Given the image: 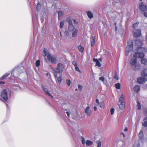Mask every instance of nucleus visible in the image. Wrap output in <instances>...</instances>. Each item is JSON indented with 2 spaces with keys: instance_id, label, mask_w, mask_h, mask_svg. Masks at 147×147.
<instances>
[{
  "instance_id": "2eb2a0df",
  "label": "nucleus",
  "mask_w": 147,
  "mask_h": 147,
  "mask_svg": "<svg viewBox=\"0 0 147 147\" xmlns=\"http://www.w3.org/2000/svg\"><path fill=\"white\" fill-rule=\"evenodd\" d=\"M141 75L142 77H146L147 76V68L145 69L142 71Z\"/></svg>"
},
{
  "instance_id": "ddd939ff",
  "label": "nucleus",
  "mask_w": 147,
  "mask_h": 147,
  "mask_svg": "<svg viewBox=\"0 0 147 147\" xmlns=\"http://www.w3.org/2000/svg\"><path fill=\"white\" fill-rule=\"evenodd\" d=\"M118 104L121 109H123L125 108V102H118Z\"/></svg>"
},
{
  "instance_id": "20e7f679",
  "label": "nucleus",
  "mask_w": 147,
  "mask_h": 147,
  "mask_svg": "<svg viewBox=\"0 0 147 147\" xmlns=\"http://www.w3.org/2000/svg\"><path fill=\"white\" fill-rule=\"evenodd\" d=\"M25 71V69L23 67H16L11 72V76L12 77L17 78L19 76L21 73Z\"/></svg>"
},
{
  "instance_id": "c9c22d12",
  "label": "nucleus",
  "mask_w": 147,
  "mask_h": 147,
  "mask_svg": "<svg viewBox=\"0 0 147 147\" xmlns=\"http://www.w3.org/2000/svg\"><path fill=\"white\" fill-rule=\"evenodd\" d=\"M66 83L68 86H70L71 82L69 80L67 79L66 80Z\"/></svg>"
},
{
  "instance_id": "69168bd1",
  "label": "nucleus",
  "mask_w": 147,
  "mask_h": 147,
  "mask_svg": "<svg viewBox=\"0 0 147 147\" xmlns=\"http://www.w3.org/2000/svg\"><path fill=\"white\" fill-rule=\"evenodd\" d=\"M115 26H116V23H115Z\"/></svg>"
},
{
  "instance_id": "6ab92c4d",
  "label": "nucleus",
  "mask_w": 147,
  "mask_h": 147,
  "mask_svg": "<svg viewBox=\"0 0 147 147\" xmlns=\"http://www.w3.org/2000/svg\"><path fill=\"white\" fill-rule=\"evenodd\" d=\"M139 139L142 140L143 138L144 134L142 130H141L139 134Z\"/></svg>"
},
{
  "instance_id": "4c0bfd02",
  "label": "nucleus",
  "mask_w": 147,
  "mask_h": 147,
  "mask_svg": "<svg viewBox=\"0 0 147 147\" xmlns=\"http://www.w3.org/2000/svg\"><path fill=\"white\" fill-rule=\"evenodd\" d=\"M138 109V110H140L141 109V106L138 102H137Z\"/></svg>"
},
{
  "instance_id": "338daca9",
  "label": "nucleus",
  "mask_w": 147,
  "mask_h": 147,
  "mask_svg": "<svg viewBox=\"0 0 147 147\" xmlns=\"http://www.w3.org/2000/svg\"><path fill=\"white\" fill-rule=\"evenodd\" d=\"M138 42V41H136V43H137V42Z\"/></svg>"
},
{
  "instance_id": "1a4fd4ad",
  "label": "nucleus",
  "mask_w": 147,
  "mask_h": 147,
  "mask_svg": "<svg viewBox=\"0 0 147 147\" xmlns=\"http://www.w3.org/2000/svg\"><path fill=\"white\" fill-rule=\"evenodd\" d=\"M141 35V31L140 29H135L134 31V36L135 37H139Z\"/></svg>"
},
{
  "instance_id": "052dcab7",
  "label": "nucleus",
  "mask_w": 147,
  "mask_h": 147,
  "mask_svg": "<svg viewBox=\"0 0 147 147\" xmlns=\"http://www.w3.org/2000/svg\"><path fill=\"white\" fill-rule=\"evenodd\" d=\"M139 43H140V45L141 44V41L140 42V41H139Z\"/></svg>"
},
{
  "instance_id": "13d9d810",
  "label": "nucleus",
  "mask_w": 147,
  "mask_h": 147,
  "mask_svg": "<svg viewBox=\"0 0 147 147\" xmlns=\"http://www.w3.org/2000/svg\"><path fill=\"white\" fill-rule=\"evenodd\" d=\"M121 134H122L123 135V137H124L125 136V135L123 133H122Z\"/></svg>"
},
{
  "instance_id": "e433bc0d",
  "label": "nucleus",
  "mask_w": 147,
  "mask_h": 147,
  "mask_svg": "<svg viewBox=\"0 0 147 147\" xmlns=\"http://www.w3.org/2000/svg\"><path fill=\"white\" fill-rule=\"evenodd\" d=\"M82 142L83 144L84 145L86 143L85 140L84 138L83 137H82Z\"/></svg>"
},
{
  "instance_id": "a18cd8bd",
  "label": "nucleus",
  "mask_w": 147,
  "mask_h": 147,
  "mask_svg": "<svg viewBox=\"0 0 147 147\" xmlns=\"http://www.w3.org/2000/svg\"><path fill=\"white\" fill-rule=\"evenodd\" d=\"M114 78L116 80H117L119 79V77L117 76L116 73V74L114 77Z\"/></svg>"
},
{
  "instance_id": "c85d7f7f",
  "label": "nucleus",
  "mask_w": 147,
  "mask_h": 147,
  "mask_svg": "<svg viewBox=\"0 0 147 147\" xmlns=\"http://www.w3.org/2000/svg\"><path fill=\"white\" fill-rule=\"evenodd\" d=\"M62 80V78L61 76L58 77L57 78V81L59 84L61 83Z\"/></svg>"
},
{
  "instance_id": "3c124183",
  "label": "nucleus",
  "mask_w": 147,
  "mask_h": 147,
  "mask_svg": "<svg viewBox=\"0 0 147 147\" xmlns=\"http://www.w3.org/2000/svg\"><path fill=\"white\" fill-rule=\"evenodd\" d=\"M66 113L67 114V116L69 117H70V114H69V112H68V111H67V112H66Z\"/></svg>"
},
{
  "instance_id": "2f4dec72",
  "label": "nucleus",
  "mask_w": 147,
  "mask_h": 147,
  "mask_svg": "<svg viewBox=\"0 0 147 147\" xmlns=\"http://www.w3.org/2000/svg\"><path fill=\"white\" fill-rule=\"evenodd\" d=\"M9 75V74L7 73L3 76L1 78V80H3L8 77Z\"/></svg>"
},
{
  "instance_id": "9b49d317",
  "label": "nucleus",
  "mask_w": 147,
  "mask_h": 147,
  "mask_svg": "<svg viewBox=\"0 0 147 147\" xmlns=\"http://www.w3.org/2000/svg\"><path fill=\"white\" fill-rule=\"evenodd\" d=\"M139 8L141 11L143 12H145L147 9L146 6L144 5L142 3H140Z\"/></svg>"
},
{
  "instance_id": "412c9836",
  "label": "nucleus",
  "mask_w": 147,
  "mask_h": 147,
  "mask_svg": "<svg viewBox=\"0 0 147 147\" xmlns=\"http://www.w3.org/2000/svg\"><path fill=\"white\" fill-rule=\"evenodd\" d=\"M95 37L92 36V39H91L90 41V42L91 44V45L92 46H93L95 44Z\"/></svg>"
},
{
  "instance_id": "37998d69",
  "label": "nucleus",
  "mask_w": 147,
  "mask_h": 147,
  "mask_svg": "<svg viewBox=\"0 0 147 147\" xmlns=\"http://www.w3.org/2000/svg\"><path fill=\"white\" fill-rule=\"evenodd\" d=\"M78 87L79 90H80V91L82 90V86L81 85H78Z\"/></svg>"
},
{
  "instance_id": "423d86ee",
  "label": "nucleus",
  "mask_w": 147,
  "mask_h": 147,
  "mask_svg": "<svg viewBox=\"0 0 147 147\" xmlns=\"http://www.w3.org/2000/svg\"><path fill=\"white\" fill-rule=\"evenodd\" d=\"M66 21L68 24V29L70 32L73 31L75 28L72 22V19L71 16H69L66 18Z\"/></svg>"
},
{
  "instance_id": "72a5a7b5",
  "label": "nucleus",
  "mask_w": 147,
  "mask_h": 147,
  "mask_svg": "<svg viewBox=\"0 0 147 147\" xmlns=\"http://www.w3.org/2000/svg\"><path fill=\"white\" fill-rule=\"evenodd\" d=\"M43 52H44V53L45 54L44 56V57H46V56H47H47L48 55L49 53H48L47 52V49L45 48L44 49V51H43Z\"/></svg>"
},
{
  "instance_id": "f8f14e48",
  "label": "nucleus",
  "mask_w": 147,
  "mask_h": 147,
  "mask_svg": "<svg viewBox=\"0 0 147 147\" xmlns=\"http://www.w3.org/2000/svg\"><path fill=\"white\" fill-rule=\"evenodd\" d=\"M41 88L44 91L45 94L48 95L49 96H51L52 98H53V97L47 88H45V87L42 85L41 86Z\"/></svg>"
},
{
  "instance_id": "7ed1b4c3",
  "label": "nucleus",
  "mask_w": 147,
  "mask_h": 147,
  "mask_svg": "<svg viewBox=\"0 0 147 147\" xmlns=\"http://www.w3.org/2000/svg\"><path fill=\"white\" fill-rule=\"evenodd\" d=\"M65 65L61 63H58L55 69H54L51 66V68L54 71L53 74L55 78L57 77V73H62L65 69Z\"/></svg>"
},
{
  "instance_id": "7c9ffc66",
  "label": "nucleus",
  "mask_w": 147,
  "mask_h": 147,
  "mask_svg": "<svg viewBox=\"0 0 147 147\" xmlns=\"http://www.w3.org/2000/svg\"><path fill=\"white\" fill-rule=\"evenodd\" d=\"M64 35L66 37H68L69 36V33L67 30H66L64 32Z\"/></svg>"
},
{
  "instance_id": "a19ab883",
  "label": "nucleus",
  "mask_w": 147,
  "mask_h": 147,
  "mask_svg": "<svg viewBox=\"0 0 147 147\" xmlns=\"http://www.w3.org/2000/svg\"><path fill=\"white\" fill-rule=\"evenodd\" d=\"M75 67L76 71H79L80 73L81 72V71L80 70L79 68L78 67L77 65L75 66Z\"/></svg>"
},
{
  "instance_id": "ea45409f",
  "label": "nucleus",
  "mask_w": 147,
  "mask_h": 147,
  "mask_svg": "<svg viewBox=\"0 0 147 147\" xmlns=\"http://www.w3.org/2000/svg\"><path fill=\"white\" fill-rule=\"evenodd\" d=\"M138 25V22H136L133 24V27L134 28H136Z\"/></svg>"
},
{
  "instance_id": "f3484780",
  "label": "nucleus",
  "mask_w": 147,
  "mask_h": 147,
  "mask_svg": "<svg viewBox=\"0 0 147 147\" xmlns=\"http://www.w3.org/2000/svg\"><path fill=\"white\" fill-rule=\"evenodd\" d=\"M93 61L94 62L96 63V65L98 67H100L101 66L100 63L98 59H96L94 58L93 59Z\"/></svg>"
},
{
  "instance_id": "09e8293b",
  "label": "nucleus",
  "mask_w": 147,
  "mask_h": 147,
  "mask_svg": "<svg viewBox=\"0 0 147 147\" xmlns=\"http://www.w3.org/2000/svg\"><path fill=\"white\" fill-rule=\"evenodd\" d=\"M62 29H60V36L61 37H63V36L62 35Z\"/></svg>"
},
{
  "instance_id": "6e6d98bb",
  "label": "nucleus",
  "mask_w": 147,
  "mask_h": 147,
  "mask_svg": "<svg viewBox=\"0 0 147 147\" xmlns=\"http://www.w3.org/2000/svg\"><path fill=\"white\" fill-rule=\"evenodd\" d=\"M5 84L4 82H0V84Z\"/></svg>"
},
{
  "instance_id": "49530a36",
  "label": "nucleus",
  "mask_w": 147,
  "mask_h": 147,
  "mask_svg": "<svg viewBox=\"0 0 147 147\" xmlns=\"http://www.w3.org/2000/svg\"><path fill=\"white\" fill-rule=\"evenodd\" d=\"M72 64L74 66H75L77 65V63L76 61H73L72 62Z\"/></svg>"
},
{
  "instance_id": "864d4df0",
  "label": "nucleus",
  "mask_w": 147,
  "mask_h": 147,
  "mask_svg": "<svg viewBox=\"0 0 147 147\" xmlns=\"http://www.w3.org/2000/svg\"><path fill=\"white\" fill-rule=\"evenodd\" d=\"M127 130L128 128L127 127H126L124 129V131H127Z\"/></svg>"
},
{
  "instance_id": "bf43d9fd",
  "label": "nucleus",
  "mask_w": 147,
  "mask_h": 147,
  "mask_svg": "<svg viewBox=\"0 0 147 147\" xmlns=\"http://www.w3.org/2000/svg\"><path fill=\"white\" fill-rule=\"evenodd\" d=\"M117 30V28L116 26H115V30L116 31Z\"/></svg>"
},
{
  "instance_id": "c756f323",
  "label": "nucleus",
  "mask_w": 147,
  "mask_h": 147,
  "mask_svg": "<svg viewBox=\"0 0 147 147\" xmlns=\"http://www.w3.org/2000/svg\"><path fill=\"white\" fill-rule=\"evenodd\" d=\"M58 18L59 19L60 17H61L64 14V13L61 11H59L58 13Z\"/></svg>"
},
{
  "instance_id": "aec40b11",
  "label": "nucleus",
  "mask_w": 147,
  "mask_h": 147,
  "mask_svg": "<svg viewBox=\"0 0 147 147\" xmlns=\"http://www.w3.org/2000/svg\"><path fill=\"white\" fill-rule=\"evenodd\" d=\"M134 90L136 92H138L140 90V86L137 85H136L134 87Z\"/></svg>"
},
{
  "instance_id": "6e6552de",
  "label": "nucleus",
  "mask_w": 147,
  "mask_h": 147,
  "mask_svg": "<svg viewBox=\"0 0 147 147\" xmlns=\"http://www.w3.org/2000/svg\"><path fill=\"white\" fill-rule=\"evenodd\" d=\"M47 59L49 61H51V63H55L57 62V57L55 56H53L50 53H49L47 55Z\"/></svg>"
},
{
  "instance_id": "58836bf2",
  "label": "nucleus",
  "mask_w": 147,
  "mask_h": 147,
  "mask_svg": "<svg viewBox=\"0 0 147 147\" xmlns=\"http://www.w3.org/2000/svg\"><path fill=\"white\" fill-rule=\"evenodd\" d=\"M64 25V22L63 21H61L60 22V26L61 28H62Z\"/></svg>"
},
{
  "instance_id": "473e14b6",
  "label": "nucleus",
  "mask_w": 147,
  "mask_h": 147,
  "mask_svg": "<svg viewBox=\"0 0 147 147\" xmlns=\"http://www.w3.org/2000/svg\"><path fill=\"white\" fill-rule=\"evenodd\" d=\"M96 143L97 144V147H100L101 145V142L99 140L97 141Z\"/></svg>"
},
{
  "instance_id": "4be33fe9",
  "label": "nucleus",
  "mask_w": 147,
  "mask_h": 147,
  "mask_svg": "<svg viewBox=\"0 0 147 147\" xmlns=\"http://www.w3.org/2000/svg\"><path fill=\"white\" fill-rule=\"evenodd\" d=\"M124 96L122 94L121 95L120 98L119 100V102H125L124 100Z\"/></svg>"
},
{
  "instance_id": "b1692460",
  "label": "nucleus",
  "mask_w": 147,
  "mask_h": 147,
  "mask_svg": "<svg viewBox=\"0 0 147 147\" xmlns=\"http://www.w3.org/2000/svg\"><path fill=\"white\" fill-rule=\"evenodd\" d=\"M144 123H142V125L145 127H147V117L144 119Z\"/></svg>"
},
{
  "instance_id": "774afa93",
  "label": "nucleus",
  "mask_w": 147,
  "mask_h": 147,
  "mask_svg": "<svg viewBox=\"0 0 147 147\" xmlns=\"http://www.w3.org/2000/svg\"><path fill=\"white\" fill-rule=\"evenodd\" d=\"M140 1H142V0H140Z\"/></svg>"
},
{
  "instance_id": "f704fd0d",
  "label": "nucleus",
  "mask_w": 147,
  "mask_h": 147,
  "mask_svg": "<svg viewBox=\"0 0 147 147\" xmlns=\"http://www.w3.org/2000/svg\"><path fill=\"white\" fill-rule=\"evenodd\" d=\"M36 67H38L40 65V61L39 60H37L36 62Z\"/></svg>"
},
{
  "instance_id": "0e129e2a",
  "label": "nucleus",
  "mask_w": 147,
  "mask_h": 147,
  "mask_svg": "<svg viewBox=\"0 0 147 147\" xmlns=\"http://www.w3.org/2000/svg\"><path fill=\"white\" fill-rule=\"evenodd\" d=\"M75 90H76V91L78 90V89L77 88Z\"/></svg>"
},
{
  "instance_id": "4468645a",
  "label": "nucleus",
  "mask_w": 147,
  "mask_h": 147,
  "mask_svg": "<svg viewBox=\"0 0 147 147\" xmlns=\"http://www.w3.org/2000/svg\"><path fill=\"white\" fill-rule=\"evenodd\" d=\"M90 107L88 106L85 110V112L88 115L90 116L91 115V110L90 109Z\"/></svg>"
},
{
  "instance_id": "4d7b16f0",
  "label": "nucleus",
  "mask_w": 147,
  "mask_h": 147,
  "mask_svg": "<svg viewBox=\"0 0 147 147\" xmlns=\"http://www.w3.org/2000/svg\"><path fill=\"white\" fill-rule=\"evenodd\" d=\"M98 60L100 61H102V59L101 58L99 59Z\"/></svg>"
},
{
  "instance_id": "680f3d73",
  "label": "nucleus",
  "mask_w": 147,
  "mask_h": 147,
  "mask_svg": "<svg viewBox=\"0 0 147 147\" xmlns=\"http://www.w3.org/2000/svg\"><path fill=\"white\" fill-rule=\"evenodd\" d=\"M100 107L102 108V105H100Z\"/></svg>"
},
{
  "instance_id": "0eeeda50",
  "label": "nucleus",
  "mask_w": 147,
  "mask_h": 147,
  "mask_svg": "<svg viewBox=\"0 0 147 147\" xmlns=\"http://www.w3.org/2000/svg\"><path fill=\"white\" fill-rule=\"evenodd\" d=\"M1 99L3 101H7L8 98L10 97V94H8L7 90L6 89H4L2 91L1 94Z\"/></svg>"
},
{
  "instance_id": "f257e3e1",
  "label": "nucleus",
  "mask_w": 147,
  "mask_h": 147,
  "mask_svg": "<svg viewBox=\"0 0 147 147\" xmlns=\"http://www.w3.org/2000/svg\"><path fill=\"white\" fill-rule=\"evenodd\" d=\"M133 49V45L132 41L129 40L127 42V45L125 49V55L128 56L129 53L131 54L129 59V63L131 68L135 70L140 69V65L138 64L137 62L136 54L134 55L132 49Z\"/></svg>"
},
{
  "instance_id": "a211bd4d",
  "label": "nucleus",
  "mask_w": 147,
  "mask_h": 147,
  "mask_svg": "<svg viewBox=\"0 0 147 147\" xmlns=\"http://www.w3.org/2000/svg\"><path fill=\"white\" fill-rule=\"evenodd\" d=\"M87 15L89 18L90 19H92L93 17V15L92 13L90 11L87 12Z\"/></svg>"
},
{
  "instance_id": "cd10ccee",
  "label": "nucleus",
  "mask_w": 147,
  "mask_h": 147,
  "mask_svg": "<svg viewBox=\"0 0 147 147\" xmlns=\"http://www.w3.org/2000/svg\"><path fill=\"white\" fill-rule=\"evenodd\" d=\"M115 86L116 89H120V88L121 84L119 83L115 84Z\"/></svg>"
},
{
  "instance_id": "9d476101",
  "label": "nucleus",
  "mask_w": 147,
  "mask_h": 147,
  "mask_svg": "<svg viewBox=\"0 0 147 147\" xmlns=\"http://www.w3.org/2000/svg\"><path fill=\"white\" fill-rule=\"evenodd\" d=\"M147 81L146 79L142 77L138 78L137 79V82L140 84H143Z\"/></svg>"
},
{
  "instance_id": "f03ea898",
  "label": "nucleus",
  "mask_w": 147,
  "mask_h": 147,
  "mask_svg": "<svg viewBox=\"0 0 147 147\" xmlns=\"http://www.w3.org/2000/svg\"><path fill=\"white\" fill-rule=\"evenodd\" d=\"M122 0H114L113 2V5L115 6L116 8H114V7H111L109 8L108 9L107 15L109 18L114 19L116 18L117 13L115 11V10L120 5V3H122Z\"/></svg>"
},
{
  "instance_id": "dca6fc26",
  "label": "nucleus",
  "mask_w": 147,
  "mask_h": 147,
  "mask_svg": "<svg viewBox=\"0 0 147 147\" xmlns=\"http://www.w3.org/2000/svg\"><path fill=\"white\" fill-rule=\"evenodd\" d=\"M72 32V36L73 38L76 37L78 33V30L77 28H76Z\"/></svg>"
},
{
  "instance_id": "bb28decb",
  "label": "nucleus",
  "mask_w": 147,
  "mask_h": 147,
  "mask_svg": "<svg viewBox=\"0 0 147 147\" xmlns=\"http://www.w3.org/2000/svg\"><path fill=\"white\" fill-rule=\"evenodd\" d=\"M141 62L142 64L146 65L147 62V60L146 59L142 58L141 59Z\"/></svg>"
},
{
  "instance_id": "de8ad7c7",
  "label": "nucleus",
  "mask_w": 147,
  "mask_h": 147,
  "mask_svg": "<svg viewBox=\"0 0 147 147\" xmlns=\"http://www.w3.org/2000/svg\"><path fill=\"white\" fill-rule=\"evenodd\" d=\"M73 20L74 22V24H78V22L75 19H73Z\"/></svg>"
},
{
  "instance_id": "393cba45",
  "label": "nucleus",
  "mask_w": 147,
  "mask_h": 147,
  "mask_svg": "<svg viewBox=\"0 0 147 147\" xmlns=\"http://www.w3.org/2000/svg\"><path fill=\"white\" fill-rule=\"evenodd\" d=\"M86 144L87 146H90L93 144V142L89 140H87L86 141Z\"/></svg>"
},
{
  "instance_id": "5fc2aeb1",
  "label": "nucleus",
  "mask_w": 147,
  "mask_h": 147,
  "mask_svg": "<svg viewBox=\"0 0 147 147\" xmlns=\"http://www.w3.org/2000/svg\"><path fill=\"white\" fill-rule=\"evenodd\" d=\"M94 111H96L97 109L96 107L94 106Z\"/></svg>"
},
{
  "instance_id": "39448f33",
  "label": "nucleus",
  "mask_w": 147,
  "mask_h": 147,
  "mask_svg": "<svg viewBox=\"0 0 147 147\" xmlns=\"http://www.w3.org/2000/svg\"><path fill=\"white\" fill-rule=\"evenodd\" d=\"M138 53H135L134 55L136 54V58H139L141 59L143 58L144 55L143 52H146L147 51V49L144 47H138V48L136 49Z\"/></svg>"
},
{
  "instance_id": "79ce46f5",
  "label": "nucleus",
  "mask_w": 147,
  "mask_h": 147,
  "mask_svg": "<svg viewBox=\"0 0 147 147\" xmlns=\"http://www.w3.org/2000/svg\"><path fill=\"white\" fill-rule=\"evenodd\" d=\"M115 111V109L114 108H111L110 110L111 113V115H113V114Z\"/></svg>"
},
{
  "instance_id": "c03bdc74",
  "label": "nucleus",
  "mask_w": 147,
  "mask_h": 147,
  "mask_svg": "<svg viewBox=\"0 0 147 147\" xmlns=\"http://www.w3.org/2000/svg\"><path fill=\"white\" fill-rule=\"evenodd\" d=\"M99 79L100 80L103 82L105 81V79L102 76L100 77L99 78Z\"/></svg>"
},
{
  "instance_id": "8fccbe9b",
  "label": "nucleus",
  "mask_w": 147,
  "mask_h": 147,
  "mask_svg": "<svg viewBox=\"0 0 147 147\" xmlns=\"http://www.w3.org/2000/svg\"><path fill=\"white\" fill-rule=\"evenodd\" d=\"M96 102L98 105L99 104V100L98 99H96Z\"/></svg>"
},
{
  "instance_id": "a878e982",
  "label": "nucleus",
  "mask_w": 147,
  "mask_h": 147,
  "mask_svg": "<svg viewBox=\"0 0 147 147\" xmlns=\"http://www.w3.org/2000/svg\"><path fill=\"white\" fill-rule=\"evenodd\" d=\"M41 8V5L38 3L36 7V8L37 11H39Z\"/></svg>"
},
{
  "instance_id": "603ef678",
  "label": "nucleus",
  "mask_w": 147,
  "mask_h": 147,
  "mask_svg": "<svg viewBox=\"0 0 147 147\" xmlns=\"http://www.w3.org/2000/svg\"><path fill=\"white\" fill-rule=\"evenodd\" d=\"M144 15L145 17H147V12H144Z\"/></svg>"
},
{
  "instance_id": "5701e85b",
  "label": "nucleus",
  "mask_w": 147,
  "mask_h": 147,
  "mask_svg": "<svg viewBox=\"0 0 147 147\" xmlns=\"http://www.w3.org/2000/svg\"><path fill=\"white\" fill-rule=\"evenodd\" d=\"M78 50L81 53H82L84 51V48L80 45L78 47Z\"/></svg>"
},
{
  "instance_id": "e2e57ef3",
  "label": "nucleus",
  "mask_w": 147,
  "mask_h": 147,
  "mask_svg": "<svg viewBox=\"0 0 147 147\" xmlns=\"http://www.w3.org/2000/svg\"><path fill=\"white\" fill-rule=\"evenodd\" d=\"M43 20L42 19H41V21H42V22Z\"/></svg>"
}]
</instances>
